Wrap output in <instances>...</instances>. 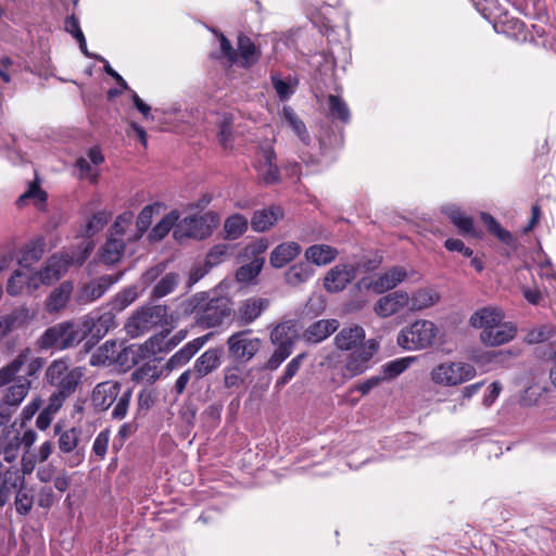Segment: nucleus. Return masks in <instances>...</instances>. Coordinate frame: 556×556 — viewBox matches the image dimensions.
<instances>
[{
    "mask_svg": "<svg viewBox=\"0 0 556 556\" xmlns=\"http://www.w3.org/2000/svg\"><path fill=\"white\" fill-rule=\"evenodd\" d=\"M83 375L80 367L70 368L63 359L53 361L46 369L47 382L55 388V392L50 396V407L59 409L76 391Z\"/></svg>",
    "mask_w": 556,
    "mask_h": 556,
    "instance_id": "1",
    "label": "nucleus"
},
{
    "mask_svg": "<svg viewBox=\"0 0 556 556\" xmlns=\"http://www.w3.org/2000/svg\"><path fill=\"white\" fill-rule=\"evenodd\" d=\"M189 305L195 314V321L202 328L220 326L231 314L230 301L224 296L208 299L205 293L194 294Z\"/></svg>",
    "mask_w": 556,
    "mask_h": 556,
    "instance_id": "2",
    "label": "nucleus"
},
{
    "mask_svg": "<svg viewBox=\"0 0 556 556\" xmlns=\"http://www.w3.org/2000/svg\"><path fill=\"white\" fill-rule=\"evenodd\" d=\"M85 339L81 323L63 321L48 328L39 338L41 349L65 350Z\"/></svg>",
    "mask_w": 556,
    "mask_h": 556,
    "instance_id": "3",
    "label": "nucleus"
},
{
    "mask_svg": "<svg viewBox=\"0 0 556 556\" xmlns=\"http://www.w3.org/2000/svg\"><path fill=\"white\" fill-rule=\"evenodd\" d=\"M166 315L165 305H142L128 317L125 331L130 338H138L164 321Z\"/></svg>",
    "mask_w": 556,
    "mask_h": 556,
    "instance_id": "4",
    "label": "nucleus"
},
{
    "mask_svg": "<svg viewBox=\"0 0 556 556\" xmlns=\"http://www.w3.org/2000/svg\"><path fill=\"white\" fill-rule=\"evenodd\" d=\"M439 333L438 327L430 320H416L402 329L397 336V344L408 351H417L431 346Z\"/></svg>",
    "mask_w": 556,
    "mask_h": 556,
    "instance_id": "5",
    "label": "nucleus"
},
{
    "mask_svg": "<svg viewBox=\"0 0 556 556\" xmlns=\"http://www.w3.org/2000/svg\"><path fill=\"white\" fill-rule=\"evenodd\" d=\"M25 376L16 375L15 379L7 384L0 403L1 422H9L12 416V408L16 409L31 389V379L37 378L40 371L35 376H28V364H24Z\"/></svg>",
    "mask_w": 556,
    "mask_h": 556,
    "instance_id": "6",
    "label": "nucleus"
},
{
    "mask_svg": "<svg viewBox=\"0 0 556 556\" xmlns=\"http://www.w3.org/2000/svg\"><path fill=\"white\" fill-rule=\"evenodd\" d=\"M476 368L465 362H444L435 365L430 371L431 381L441 387H456L471 380Z\"/></svg>",
    "mask_w": 556,
    "mask_h": 556,
    "instance_id": "7",
    "label": "nucleus"
},
{
    "mask_svg": "<svg viewBox=\"0 0 556 556\" xmlns=\"http://www.w3.org/2000/svg\"><path fill=\"white\" fill-rule=\"evenodd\" d=\"M229 356L238 364H248L260 352L263 341L253 336L252 329L239 330L227 339Z\"/></svg>",
    "mask_w": 556,
    "mask_h": 556,
    "instance_id": "8",
    "label": "nucleus"
},
{
    "mask_svg": "<svg viewBox=\"0 0 556 556\" xmlns=\"http://www.w3.org/2000/svg\"><path fill=\"white\" fill-rule=\"evenodd\" d=\"M24 364H28V376H35L45 367V358L36 356L28 346L22 349L10 363L0 368V388L12 382Z\"/></svg>",
    "mask_w": 556,
    "mask_h": 556,
    "instance_id": "9",
    "label": "nucleus"
},
{
    "mask_svg": "<svg viewBox=\"0 0 556 556\" xmlns=\"http://www.w3.org/2000/svg\"><path fill=\"white\" fill-rule=\"evenodd\" d=\"M54 430L59 434V453L66 455L65 463L72 468L79 466L85 460L86 454L85 444L81 443L83 431L76 427L61 431L59 425Z\"/></svg>",
    "mask_w": 556,
    "mask_h": 556,
    "instance_id": "10",
    "label": "nucleus"
},
{
    "mask_svg": "<svg viewBox=\"0 0 556 556\" xmlns=\"http://www.w3.org/2000/svg\"><path fill=\"white\" fill-rule=\"evenodd\" d=\"M131 354V364L139 362L138 349L135 345L121 349V345L114 340L105 341L90 357L92 366H104L111 364H124V355Z\"/></svg>",
    "mask_w": 556,
    "mask_h": 556,
    "instance_id": "11",
    "label": "nucleus"
},
{
    "mask_svg": "<svg viewBox=\"0 0 556 556\" xmlns=\"http://www.w3.org/2000/svg\"><path fill=\"white\" fill-rule=\"evenodd\" d=\"M215 217L212 213L185 217L176 226L174 237L177 240H181L184 238H192L197 240L205 239L212 235V224H215Z\"/></svg>",
    "mask_w": 556,
    "mask_h": 556,
    "instance_id": "12",
    "label": "nucleus"
},
{
    "mask_svg": "<svg viewBox=\"0 0 556 556\" xmlns=\"http://www.w3.org/2000/svg\"><path fill=\"white\" fill-rule=\"evenodd\" d=\"M378 349L379 343L375 339H369L359 349L350 353L342 368V377L352 379L364 374L369 368V362Z\"/></svg>",
    "mask_w": 556,
    "mask_h": 556,
    "instance_id": "13",
    "label": "nucleus"
},
{
    "mask_svg": "<svg viewBox=\"0 0 556 556\" xmlns=\"http://www.w3.org/2000/svg\"><path fill=\"white\" fill-rule=\"evenodd\" d=\"M81 327L85 338L91 336V339L99 341L110 329L116 326L115 314L112 311H105L99 315H87L83 318Z\"/></svg>",
    "mask_w": 556,
    "mask_h": 556,
    "instance_id": "14",
    "label": "nucleus"
},
{
    "mask_svg": "<svg viewBox=\"0 0 556 556\" xmlns=\"http://www.w3.org/2000/svg\"><path fill=\"white\" fill-rule=\"evenodd\" d=\"M118 279L119 276L103 275L85 283L75 295L76 302L85 305L100 299Z\"/></svg>",
    "mask_w": 556,
    "mask_h": 556,
    "instance_id": "15",
    "label": "nucleus"
},
{
    "mask_svg": "<svg viewBox=\"0 0 556 556\" xmlns=\"http://www.w3.org/2000/svg\"><path fill=\"white\" fill-rule=\"evenodd\" d=\"M357 266L354 264H337L324 278V288L331 293L342 291L356 276Z\"/></svg>",
    "mask_w": 556,
    "mask_h": 556,
    "instance_id": "16",
    "label": "nucleus"
},
{
    "mask_svg": "<svg viewBox=\"0 0 556 556\" xmlns=\"http://www.w3.org/2000/svg\"><path fill=\"white\" fill-rule=\"evenodd\" d=\"M269 301L264 298L251 296L241 301L235 311V318L239 326H249L254 323L268 307Z\"/></svg>",
    "mask_w": 556,
    "mask_h": 556,
    "instance_id": "17",
    "label": "nucleus"
},
{
    "mask_svg": "<svg viewBox=\"0 0 556 556\" xmlns=\"http://www.w3.org/2000/svg\"><path fill=\"white\" fill-rule=\"evenodd\" d=\"M406 277L407 271L405 268L395 266L380 275L375 280L369 281L368 279L363 278L358 285L367 289H372L376 293H383L395 288Z\"/></svg>",
    "mask_w": 556,
    "mask_h": 556,
    "instance_id": "18",
    "label": "nucleus"
},
{
    "mask_svg": "<svg viewBox=\"0 0 556 556\" xmlns=\"http://www.w3.org/2000/svg\"><path fill=\"white\" fill-rule=\"evenodd\" d=\"M122 392V383L114 380L99 382L92 391L91 402L96 409L106 410Z\"/></svg>",
    "mask_w": 556,
    "mask_h": 556,
    "instance_id": "19",
    "label": "nucleus"
},
{
    "mask_svg": "<svg viewBox=\"0 0 556 556\" xmlns=\"http://www.w3.org/2000/svg\"><path fill=\"white\" fill-rule=\"evenodd\" d=\"M517 334V326L511 321H500L490 330L480 332L479 339L485 346H498L511 341Z\"/></svg>",
    "mask_w": 556,
    "mask_h": 556,
    "instance_id": "20",
    "label": "nucleus"
},
{
    "mask_svg": "<svg viewBox=\"0 0 556 556\" xmlns=\"http://www.w3.org/2000/svg\"><path fill=\"white\" fill-rule=\"evenodd\" d=\"M365 330L358 325L342 328L334 337V345L340 351H355L364 345Z\"/></svg>",
    "mask_w": 556,
    "mask_h": 556,
    "instance_id": "21",
    "label": "nucleus"
},
{
    "mask_svg": "<svg viewBox=\"0 0 556 556\" xmlns=\"http://www.w3.org/2000/svg\"><path fill=\"white\" fill-rule=\"evenodd\" d=\"M71 263L72 258L68 254H53L38 271L47 286H50L67 271Z\"/></svg>",
    "mask_w": 556,
    "mask_h": 556,
    "instance_id": "22",
    "label": "nucleus"
},
{
    "mask_svg": "<svg viewBox=\"0 0 556 556\" xmlns=\"http://www.w3.org/2000/svg\"><path fill=\"white\" fill-rule=\"evenodd\" d=\"M409 303V295L404 291L391 292L378 300L375 304V313L380 317H389Z\"/></svg>",
    "mask_w": 556,
    "mask_h": 556,
    "instance_id": "23",
    "label": "nucleus"
},
{
    "mask_svg": "<svg viewBox=\"0 0 556 556\" xmlns=\"http://www.w3.org/2000/svg\"><path fill=\"white\" fill-rule=\"evenodd\" d=\"M505 314L495 306H485L477 309L469 318V324L481 331L490 330L497 323L504 320Z\"/></svg>",
    "mask_w": 556,
    "mask_h": 556,
    "instance_id": "24",
    "label": "nucleus"
},
{
    "mask_svg": "<svg viewBox=\"0 0 556 556\" xmlns=\"http://www.w3.org/2000/svg\"><path fill=\"white\" fill-rule=\"evenodd\" d=\"M337 319H319L312 323L304 331L303 338L306 342L317 344L326 340L339 328Z\"/></svg>",
    "mask_w": 556,
    "mask_h": 556,
    "instance_id": "25",
    "label": "nucleus"
},
{
    "mask_svg": "<svg viewBox=\"0 0 556 556\" xmlns=\"http://www.w3.org/2000/svg\"><path fill=\"white\" fill-rule=\"evenodd\" d=\"M302 251L301 245L294 241L278 244L270 253L269 263L274 268H281L295 260Z\"/></svg>",
    "mask_w": 556,
    "mask_h": 556,
    "instance_id": "26",
    "label": "nucleus"
},
{
    "mask_svg": "<svg viewBox=\"0 0 556 556\" xmlns=\"http://www.w3.org/2000/svg\"><path fill=\"white\" fill-rule=\"evenodd\" d=\"M220 351L218 349H208L201 354L194 362L192 371L195 380H199L213 372L220 365Z\"/></svg>",
    "mask_w": 556,
    "mask_h": 556,
    "instance_id": "27",
    "label": "nucleus"
},
{
    "mask_svg": "<svg viewBox=\"0 0 556 556\" xmlns=\"http://www.w3.org/2000/svg\"><path fill=\"white\" fill-rule=\"evenodd\" d=\"M442 211L451 219L453 225L457 227L462 235H468L473 238H478L480 236L476 230L473 219L470 216L464 214L460 208L456 206H445Z\"/></svg>",
    "mask_w": 556,
    "mask_h": 556,
    "instance_id": "28",
    "label": "nucleus"
},
{
    "mask_svg": "<svg viewBox=\"0 0 556 556\" xmlns=\"http://www.w3.org/2000/svg\"><path fill=\"white\" fill-rule=\"evenodd\" d=\"M73 292V283L71 281H63L58 288L53 289L48 295L45 306L47 312L56 313L63 309Z\"/></svg>",
    "mask_w": 556,
    "mask_h": 556,
    "instance_id": "29",
    "label": "nucleus"
},
{
    "mask_svg": "<svg viewBox=\"0 0 556 556\" xmlns=\"http://www.w3.org/2000/svg\"><path fill=\"white\" fill-rule=\"evenodd\" d=\"M282 217V210L278 206H271L256 211L251 218L253 230L262 232L268 230Z\"/></svg>",
    "mask_w": 556,
    "mask_h": 556,
    "instance_id": "30",
    "label": "nucleus"
},
{
    "mask_svg": "<svg viewBox=\"0 0 556 556\" xmlns=\"http://www.w3.org/2000/svg\"><path fill=\"white\" fill-rule=\"evenodd\" d=\"M338 256V250L328 244H313L305 251V258L308 263L317 266H325Z\"/></svg>",
    "mask_w": 556,
    "mask_h": 556,
    "instance_id": "31",
    "label": "nucleus"
},
{
    "mask_svg": "<svg viewBox=\"0 0 556 556\" xmlns=\"http://www.w3.org/2000/svg\"><path fill=\"white\" fill-rule=\"evenodd\" d=\"M263 160L258 165V173L267 184L276 182L279 178V169L275 163L276 154L271 149L262 151Z\"/></svg>",
    "mask_w": 556,
    "mask_h": 556,
    "instance_id": "32",
    "label": "nucleus"
},
{
    "mask_svg": "<svg viewBox=\"0 0 556 556\" xmlns=\"http://www.w3.org/2000/svg\"><path fill=\"white\" fill-rule=\"evenodd\" d=\"M314 274L308 263L300 262L288 268L285 273L286 282L291 287H299L305 283Z\"/></svg>",
    "mask_w": 556,
    "mask_h": 556,
    "instance_id": "33",
    "label": "nucleus"
},
{
    "mask_svg": "<svg viewBox=\"0 0 556 556\" xmlns=\"http://www.w3.org/2000/svg\"><path fill=\"white\" fill-rule=\"evenodd\" d=\"M327 116L346 124L351 119V112L341 97L329 94L327 97Z\"/></svg>",
    "mask_w": 556,
    "mask_h": 556,
    "instance_id": "34",
    "label": "nucleus"
},
{
    "mask_svg": "<svg viewBox=\"0 0 556 556\" xmlns=\"http://www.w3.org/2000/svg\"><path fill=\"white\" fill-rule=\"evenodd\" d=\"M125 251V243L122 238L110 236L102 247L101 260L105 264L117 263Z\"/></svg>",
    "mask_w": 556,
    "mask_h": 556,
    "instance_id": "35",
    "label": "nucleus"
},
{
    "mask_svg": "<svg viewBox=\"0 0 556 556\" xmlns=\"http://www.w3.org/2000/svg\"><path fill=\"white\" fill-rule=\"evenodd\" d=\"M46 243L42 238L26 243L21 250L20 265L28 267L38 262L43 255Z\"/></svg>",
    "mask_w": 556,
    "mask_h": 556,
    "instance_id": "36",
    "label": "nucleus"
},
{
    "mask_svg": "<svg viewBox=\"0 0 556 556\" xmlns=\"http://www.w3.org/2000/svg\"><path fill=\"white\" fill-rule=\"evenodd\" d=\"M21 438L17 432H8L0 437V455L4 460L12 463L18 456Z\"/></svg>",
    "mask_w": 556,
    "mask_h": 556,
    "instance_id": "37",
    "label": "nucleus"
},
{
    "mask_svg": "<svg viewBox=\"0 0 556 556\" xmlns=\"http://www.w3.org/2000/svg\"><path fill=\"white\" fill-rule=\"evenodd\" d=\"M238 50L243 60V65L249 67L255 64L260 58V51L253 41L245 35L238 37Z\"/></svg>",
    "mask_w": 556,
    "mask_h": 556,
    "instance_id": "38",
    "label": "nucleus"
},
{
    "mask_svg": "<svg viewBox=\"0 0 556 556\" xmlns=\"http://www.w3.org/2000/svg\"><path fill=\"white\" fill-rule=\"evenodd\" d=\"M248 229V219L241 214H233L226 218L224 223V230L226 238L230 240L238 239Z\"/></svg>",
    "mask_w": 556,
    "mask_h": 556,
    "instance_id": "39",
    "label": "nucleus"
},
{
    "mask_svg": "<svg viewBox=\"0 0 556 556\" xmlns=\"http://www.w3.org/2000/svg\"><path fill=\"white\" fill-rule=\"evenodd\" d=\"M179 283V275L176 273H168L164 275L153 287L151 296L161 299L170 294Z\"/></svg>",
    "mask_w": 556,
    "mask_h": 556,
    "instance_id": "40",
    "label": "nucleus"
},
{
    "mask_svg": "<svg viewBox=\"0 0 556 556\" xmlns=\"http://www.w3.org/2000/svg\"><path fill=\"white\" fill-rule=\"evenodd\" d=\"M179 219V214L176 211H172L165 215L150 231L149 239L151 241H160L170 231Z\"/></svg>",
    "mask_w": 556,
    "mask_h": 556,
    "instance_id": "41",
    "label": "nucleus"
},
{
    "mask_svg": "<svg viewBox=\"0 0 556 556\" xmlns=\"http://www.w3.org/2000/svg\"><path fill=\"white\" fill-rule=\"evenodd\" d=\"M138 354L140 352L155 355L157 353L168 352L170 346L167 345V333H157L148 339L143 345L137 348Z\"/></svg>",
    "mask_w": 556,
    "mask_h": 556,
    "instance_id": "42",
    "label": "nucleus"
},
{
    "mask_svg": "<svg viewBox=\"0 0 556 556\" xmlns=\"http://www.w3.org/2000/svg\"><path fill=\"white\" fill-rule=\"evenodd\" d=\"M439 294L432 289H420L409 298L414 309H424L432 306L439 301Z\"/></svg>",
    "mask_w": 556,
    "mask_h": 556,
    "instance_id": "43",
    "label": "nucleus"
},
{
    "mask_svg": "<svg viewBox=\"0 0 556 556\" xmlns=\"http://www.w3.org/2000/svg\"><path fill=\"white\" fill-rule=\"evenodd\" d=\"M264 257H254L250 263L242 265L237 269L236 278L240 282L253 280L262 270Z\"/></svg>",
    "mask_w": 556,
    "mask_h": 556,
    "instance_id": "44",
    "label": "nucleus"
},
{
    "mask_svg": "<svg viewBox=\"0 0 556 556\" xmlns=\"http://www.w3.org/2000/svg\"><path fill=\"white\" fill-rule=\"evenodd\" d=\"M270 341L275 345L289 344L291 348L294 345V334L292 327L287 323L277 325L270 332Z\"/></svg>",
    "mask_w": 556,
    "mask_h": 556,
    "instance_id": "45",
    "label": "nucleus"
},
{
    "mask_svg": "<svg viewBox=\"0 0 556 556\" xmlns=\"http://www.w3.org/2000/svg\"><path fill=\"white\" fill-rule=\"evenodd\" d=\"M283 118L293 129L296 136L301 139V141L307 144L309 142V135L307 132L305 124L298 117V115L291 108H283Z\"/></svg>",
    "mask_w": 556,
    "mask_h": 556,
    "instance_id": "46",
    "label": "nucleus"
},
{
    "mask_svg": "<svg viewBox=\"0 0 556 556\" xmlns=\"http://www.w3.org/2000/svg\"><path fill=\"white\" fill-rule=\"evenodd\" d=\"M111 218V214L105 211L94 213L87 222L85 236L88 238L101 231Z\"/></svg>",
    "mask_w": 556,
    "mask_h": 556,
    "instance_id": "47",
    "label": "nucleus"
},
{
    "mask_svg": "<svg viewBox=\"0 0 556 556\" xmlns=\"http://www.w3.org/2000/svg\"><path fill=\"white\" fill-rule=\"evenodd\" d=\"M132 395L131 389H126L125 391L121 392V394L116 399V404L113 407V410L111 413V417L115 420H122L126 417L128 413V408L130 405Z\"/></svg>",
    "mask_w": 556,
    "mask_h": 556,
    "instance_id": "48",
    "label": "nucleus"
},
{
    "mask_svg": "<svg viewBox=\"0 0 556 556\" xmlns=\"http://www.w3.org/2000/svg\"><path fill=\"white\" fill-rule=\"evenodd\" d=\"M306 358L305 353H301L292 358L286 369L283 375L276 381V388L280 389L286 386L299 371L303 361Z\"/></svg>",
    "mask_w": 556,
    "mask_h": 556,
    "instance_id": "49",
    "label": "nucleus"
},
{
    "mask_svg": "<svg viewBox=\"0 0 556 556\" xmlns=\"http://www.w3.org/2000/svg\"><path fill=\"white\" fill-rule=\"evenodd\" d=\"M231 251L232 249L229 244H217L213 247L206 255L205 266L211 268L218 265L231 254Z\"/></svg>",
    "mask_w": 556,
    "mask_h": 556,
    "instance_id": "50",
    "label": "nucleus"
},
{
    "mask_svg": "<svg viewBox=\"0 0 556 556\" xmlns=\"http://www.w3.org/2000/svg\"><path fill=\"white\" fill-rule=\"evenodd\" d=\"M138 298V291L136 287H128L118 292L113 300V307L118 311H123L128 307Z\"/></svg>",
    "mask_w": 556,
    "mask_h": 556,
    "instance_id": "51",
    "label": "nucleus"
},
{
    "mask_svg": "<svg viewBox=\"0 0 556 556\" xmlns=\"http://www.w3.org/2000/svg\"><path fill=\"white\" fill-rule=\"evenodd\" d=\"M292 351L293 348H291L289 344H283L282 346L277 345L276 350L266 363V369H277L291 355Z\"/></svg>",
    "mask_w": 556,
    "mask_h": 556,
    "instance_id": "52",
    "label": "nucleus"
},
{
    "mask_svg": "<svg viewBox=\"0 0 556 556\" xmlns=\"http://www.w3.org/2000/svg\"><path fill=\"white\" fill-rule=\"evenodd\" d=\"M410 363H412V358H409V357L399 358V359L386 363L382 366V371H383L386 378L392 379V378L397 377L402 372H404L408 368Z\"/></svg>",
    "mask_w": 556,
    "mask_h": 556,
    "instance_id": "53",
    "label": "nucleus"
},
{
    "mask_svg": "<svg viewBox=\"0 0 556 556\" xmlns=\"http://www.w3.org/2000/svg\"><path fill=\"white\" fill-rule=\"evenodd\" d=\"M159 207V204H150L144 206L137 217V229L138 233L136 238H140L143 232L150 227L154 211Z\"/></svg>",
    "mask_w": 556,
    "mask_h": 556,
    "instance_id": "54",
    "label": "nucleus"
},
{
    "mask_svg": "<svg viewBox=\"0 0 556 556\" xmlns=\"http://www.w3.org/2000/svg\"><path fill=\"white\" fill-rule=\"evenodd\" d=\"M26 289V275L22 270H15L9 278L7 292L10 295H20Z\"/></svg>",
    "mask_w": 556,
    "mask_h": 556,
    "instance_id": "55",
    "label": "nucleus"
},
{
    "mask_svg": "<svg viewBox=\"0 0 556 556\" xmlns=\"http://www.w3.org/2000/svg\"><path fill=\"white\" fill-rule=\"evenodd\" d=\"M33 504H34L33 495L29 492L24 491L23 489H20L16 493L15 502H14L16 513L22 516L27 515L31 510Z\"/></svg>",
    "mask_w": 556,
    "mask_h": 556,
    "instance_id": "56",
    "label": "nucleus"
},
{
    "mask_svg": "<svg viewBox=\"0 0 556 556\" xmlns=\"http://www.w3.org/2000/svg\"><path fill=\"white\" fill-rule=\"evenodd\" d=\"M160 378V371L157 370V368L155 366H152V365H149V364H146L139 368H137L132 374H131V380L132 381H142V380H148L150 381L151 383L155 382L157 379Z\"/></svg>",
    "mask_w": 556,
    "mask_h": 556,
    "instance_id": "57",
    "label": "nucleus"
},
{
    "mask_svg": "<svg viewBox=\"0 0 556 556\" xmlns=\"http://www.w3.org/2000/svg\"><path fill=\"white\" fill-rule=\"evenodd\" d=\"M132 217L134 215L131 212H124L123 214H119L111 227L110 236L122 238L125 235L126 229L131 225Z\"/></svg>",
    "mask_w": 556,
    "mask_h": 556,
    "instance_id": "58",
    "label": "nucleus"
},
{
    "mask_svg": "<svg viewBox=\"0 0 556 556\" xmlns=\"http://www.w3.org/2000/svg\"><path fill=\"white\" fill-rule=\"evenodd\" d=\"M24 484V477L17 469H5L3 467V476L0 485H5L10 491L12 489L21 488Z\"/></svg>",
    "mask_w": 556,
    "mask_h": 556,
    "instance_id": "59",
    "label": "nucleus"
},
{
    "mask_svg": "<svg viewBox=\"0 0 556 556\" xmlns=\"http://www.w3.org/2000/svg\"><path fill=\"white\" fill-rule=\"evenodd\" d=\"M553 334L549 326L544 325L538 328L531 329L526 336V341L530 344H535L548 340Z\"/></svg>",
    "mask_w": 556,
    "mask_h": 556,
    "instance_id": "60",
    "label": "nucleus"
},
{
    "mask_svg": "<svg viewBox=\"0 0 556 556\" xmlns=\"http://www.w3.org/2000/svg\"><path fill=\"white\" fill-rule=\"evenodd\" d=\"M28 199H34L39 204H43L47 200V193L37 184H31L28 190L17 199V205L22 206Z\"/></svg>",
    "mask_w": 556,
    "mask_h": 556,
    "instance_id": "61",
    "label": "nucleus"
},
{
    "mask_svg": "<svg viewBox=\"0 0 556 556\" xmlns=\"http://www.w3.org/2000/svg\"><path fill=\"white\" fill-rule=\"evenodd\" d=\"M110 441V431L108 429L101 431L94 439L92 445V452L103 458L108 452Z\"/></svg>",
    "mask_w": 556,
    "mask_h": 556,
    "instance_id": "62",
    "label": "nucleus"
},
{
    "mask_svg": "<svg viewBox=\"0 0 556 556\" xmlns=\"http://www.w3.org/2000/svg\"><path fill=\"white\" fill-rule=\"evenodd\" d=\"M231 134H232L231 121L228 117H224V119L219 124V130L217 134L219 143L224 148H228V146L231 141Z\"/></svg>",
    "mask_w": 556,
    "mask_h": 556,
    "instance_id": "63",
    "label": "nucleus"
},
{
    "mask_svg": "<svg viewBox=\"0 0 556 556\" xmlns=\"http://www.w3.org/2000/svg\"><path fill=\"white\" fill-rule=\"evenodd\" d=\"M243 382V379L239 372L238 367H229L225 369L224 384L226 388L239 387Z\"/></svg>",
    "mask_w": 556,
    "mask_h": 556,
    "instance_id": "64",
    "label": "nucleus"
}]
</instances>
